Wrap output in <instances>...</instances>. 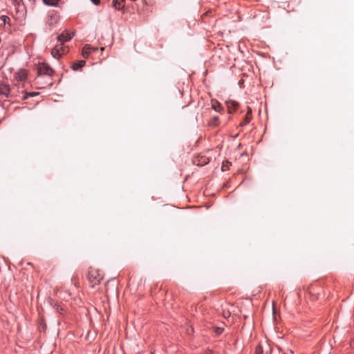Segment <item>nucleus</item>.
I'll return each instance as SVG.
<instances>
[{"label": "nucleus", "instance_id": "nucleus-1", "mask_svg": "<svg viewBox=\"0 0 354 354\" xmlns=\"http://www.w3.org/2000/svg\"><path fill=\"white\" fill-rule=\"evenodd\" d=\"M88 277L92 286L99 284L103 278L99 270L93 268L89 269Z\"/></svg>", "mask_w": 354, "mask_h": 354}, {"label": "nucleus", "instance_id": "nucleus-2", "mask_svg": "<svg viewBox=\"0 0 354 354\" xmlns=\"http://www.w3.org/2000/svg\"><path fill=\"white\" fill-rule=\"evenodd\" d=\"M68 51V47L63 44L56 45L51 50V55L54 58L59 59L62 55L66 54Z\"/></svg>", "mask_w": 354, "mask_h": 354}, {"label": "nucleus", "instance_id": "nucleus-3", "mask_svg": "<svg viewBox=\"0 0 354 354\" xmlns=\"http://www.w3.org/2000/svg\"><path fill=\"white\" fill-rule=\"evenodd\" d=\"M37 71L39 75H52L53 73V70L46 63L39 64L37 67Z\"/></svg>", "mask_w": 354, "mask_h": 354}, {"label": "nucleus", "instance_id": "nucleus-4", "mask_svg": "<svg viewBox=\"0 0 354 354\" xmlns=\"http://www.w3.org/2000/svg\"><path fill=\"white\" fill-rule=\"evenodd\" d=\"M73 36V32L70 33L67 30H64L62 34L57 36V40L60 44H63L71 39Z\"/></svg>", "mask_w": 354, "mask_h": 354}, {"label": "nucleus", "instance_id": "nucleus-5", "mask_svg": "<svg viewBox=\"0 0 354 354\" xmlns=\"http://www.w3.org/2000/svg\"><path fill=\"white\" fill-rule=\"evenodd\" d=\"M0 94L4 95L5 97H9L12 95V89L8 84H1L0 85Z\"/></svg>", "mask_w": 354, "mask_h": 354}, {"label": "nucleus", "instance_id": "nucleus-6", "mask_svg": "<svg viewBox=\"0 0 354 354\" xmlns=\"http://www.w3.org/2000/svg\"><path fill=\"white\" fill-rule=\"evenodd\" d=\"M97 50L98 48L97 47L95 48L92 47L90 45H86L82 49V55L84 57L87 58L92 52L96 51Z\"/></svg>", "mask_w": 354, "mask_h": 354}, {"label": "nucleus", "instance_id": "nucleus-7", "mask_svg": "<svg viewBox=\"0 0 354 354\" xmlns=\"http://www.w3.org/2000/svg\"><path fill=\"white\" fill-rule=\"evenodd\" d=\"M226 105H227V112L230 114H231L234 111H235L238 107V103L236 102H235L234 100H231L226 102Z\"/></svg>", "mask_w": 354, "mask_h": 354}, {"label": "nucleus", "instance_id": "nucleus-8", "mask_svg": "<svg viewBox=\"0 0 354 354\" xmlns=\"http://www.w3.org/2000/svg\"><path fill=\"white\" fill-rule=\"evenodd\" d=\"M113 6L117 10H122L125 6V0H113Z\"/></svg>", "mask_w": 354, "mask_h": 354}, {"label": "nucleus", "instance_id": "nucleus-9", "mask_svg": "<svg viewBox=\"0 0 354 354\" xmlns=\"http://www.w3.org/2000/svg\"><path fill=\"white\" fill-rule=\"evenodd\" d=\"M86 64V62L84 60H80L77 63H73L72 65V69L73 71H77L78 69L82 68Z\"/></svg>", "mask_w": 354, "mask_h": 354}, {"label": "nucleus", "instance_id": "nucleus-10", "mask_svg": "<svg viewBox=\"0 0 354 354\" xmlns=\"http://www.w3.org/2000/svg\"><path fill=\"white\" fill-rule=\"evenodd\" d=\"M27 73L25 71H21L17 73L16 77L19 81H24L26 79Z\"/></svg>", "mask_w": 354, "mask_h": 354}, {"label": "nucleus", "instance_id": "nucleus-11", "mask_svg": "<svg viewBox=\"0 0 354 354\" xmlns=\"http://www.w3.org/2000/svg\"><path fill=\"white\" fill-rule=\"evenodd\" d=\"M212 107L213 109H214L216 111H221V106L218 102H212Z\"/></svg>", "mask_w": 354, "mask_h": 354}, {"label": "nucleus", "instance_id": "nucleus-12", "mask_svg": "<svg viewBox=\"0 0 354 354\" xmlns=\"http://www.w3.org/2000/svg\"><path fill=\"white\" fill-rule=\"evenodd\" d=\"M0 20L2 22L1 24H0V25H1V24H4L5 25L6 24H9V22L10 21V18L8 16H6V15L1 16Z\"/></svg>", "mask_w": 354, "mask_h": 354}, {"label": "nucleus", "instance_id": "nucleus-13", "mask_svg": "<svg viewBox=\"0 0 354 354\" xmlns=\"http://www.w3.org/2000/svg\"><path fill=\"white\" fill-rule=\"evenodd\" d=\"M218 124V116H214L209 122V125L212 127H216Z\"/></svg>", "mask_w": 354, "mask_h": 354}, {"label": "nucleus", "instance_id": "nucleus-14", "mask_svg": "<svg viewBox=\"0 0 354 354\" xmlns=\"http://www.w3.org/2000/svg\"><path fill=\"white\" fill-rule=\"evenodd\" d=\"M43 1L46 5L53 6L57 4L58 0H43Z\"/></svg>", "mask_w": 354, "mask_h": 354}, {"label": "nucleus", "instance_id": "nucleus-15", "mask_svg": "<svg viewBox=\"0 0 354 354\" xmlns=\"http://www.w3.org/2000/svg\"><path fill=\"white\" fill-rule=\"evenodd\" d=\"M230 165H231V163L230 162H223V165H222V170L223 171H227L229 169V167Z\"/></svg>", "mask_w": 354, "mask_h": 354}, {"label": "nucleus", "instance_id": "nucleus-16", "mask_svg": "<svg viewBox=\"0 0 354 354\" xmlns=\"http://www.w3.org/2000/svg\"><path fill=\"white\" fill-rule=\"evenodd\" d=\"M263 352L261 344H259L255 348V354H262Z\"/></svg>", "mask_w": 354, "mask_h": 354}, {"label": "nucleus", "instance_id": "nucleus-17", "mask_svg": "<svg viewBox=\"0 0 354 354\" xmlns=\"http://www.w3.org/2000/svg\"><path fill=\"white\" fill-rule=\"evenodd\" d=\"M12 3L15 6L17 7V8H19L21 5V0H10Z\"/></svg>", "mask_w": 354, "mask_h": 354}, {"label": "nucleus", "instance_id": "nucleus-18", "mask_svg": "<svg viewBox=\"0 0 354 354\" xmlns=\"http://www.w3.org/2000/svg\"><path fill=\"white\" fill-rule=\"evenodd\" d=\"M223 331V328H221V327H216V328H214V333L216 335L221 334Z\"/></svg>", "mask_w": 354, "mask_h": 354}, {"label": "nucleus", "instance_id": "nucleus-19", "mask_svg": "<svg viewBox=\"0 0 354 354\" xmlns=\"http://www.w3.org/2000/svg\"><path fill=\"white\" fill-rule=\"evenodd\" d=\"M250 120H251V117L250 115H246L242 124H246L249 123Z\"/></svg>", "mask_w": 354, "mask_h": 354}, {"label": "nucleus", "instance_id": "nucleus-20", "mask_svg": "<svg viewBox=\"0 0 354 354\" xmlns=\"http://www.w3.org/2000/svg\"><path fill=\"white\" fill-rule=\"evenodd\" d=\"M91 1L95 5H98L100 3V0H91Z\"/></svg>", "mask_w": 354, "mask_h": 354}, {"label": "nucleus", "instance_id": "nucleus-21", "mask_svg": "<svg viewBox=\"0 0 354 354\" xmlns=\"http://www.w3.org/2000/svg\"><path fill=\"white\" fill-rule=\"evenodd\" d=\"M230 312H229V311H227V312H226V313H223V316H224V317H230Z\"/></svg>", "mask_w": 354, "mask_h": 354}, {"label": "nucleus", "instance_id": "nucleus-22", "mask_svg": "<svg viewBox=\"0 0 354 354\" xmlns=\"http://www.w3.org/2000/svg\"><path fill=\"white\" fill-rule=\"evenodd\" d=\"M251 113H252V110H251V109H250V108H248V112H247V114H246V115H250V116Z\"/></svg>", "mask_w": 354, "mask_h": 354}, {"label": "nucleus", "instance_id": "nucleus-23", "mask_svg": "<svg viewBox=\"0 0 354 354\" xmlns=\"http://www.w3.org/2000/svg\"><path fill=\"white\" fill-rule=\"evenodd\" d=\"M206 354H212L210 351L207 353Z\"/></svg>", "mask_w": 354, "mask_h": 354}]
</instances>
